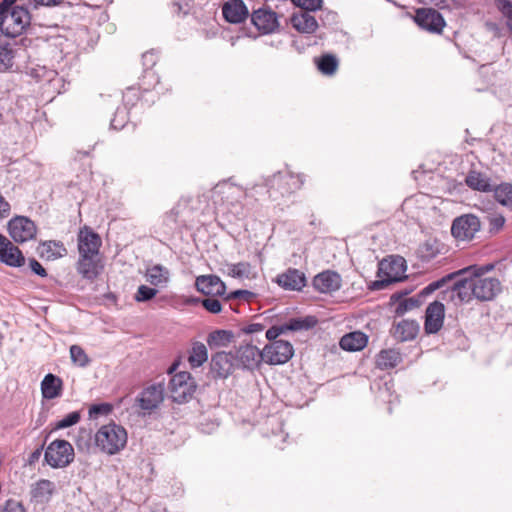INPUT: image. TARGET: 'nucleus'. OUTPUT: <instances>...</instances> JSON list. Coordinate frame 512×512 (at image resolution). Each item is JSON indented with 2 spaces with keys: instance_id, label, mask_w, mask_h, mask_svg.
Here are the masks:
<instances>
[{
  "instance_id": "a878e982",
  "label": "nucleus",
  "mask_w": 512,
  "mask_h": 512,
  "mask_svg": "<svg viewBox=\"0 0 512 512\" xmlns=\"http://www.w3.org/2000/svg\"><path fill=\"white\" fill-rule=\"evenodd\" d=\"M310 12L311 11H302L291 17V24L298 32L312 34L317 30L318 22Z\"/></svg>"
},
{
  "instance_id": "f704fd0d",
  "label": "nucleus",
  "mask_w": 512,
  "mask_h": 512,
  "mask_svg": "<svg viewBox=\"0 0 512 512\" xmlns=\"http://www.w3.org/2000/svg\"><path fill=\"white\" fill-rule=\"evenodd\" d=\"M146 277L150 284L158 286L168 281L169 272L163 266L155 265L147 270Z\"/></svg>"
},
{
  "instance_id": "0e129e2a",
  "label": "nucleus",
  "mask_w": 512,
  "mask_h": 512,
  "mask_svg": "<svg viewBox=\"0 0 512 512\" xmlns=\"http://www.w3.org/2000/svg\"><path fill=\"white\" fill-rule=\"evenodd\" d=\"M179 207L180 204L176 205L174 208L171 209V211L168 214V217L171 218L174 222L177 221V217L179 215Z\"/></svg>"
},
{
  "instance_id": "bf43d9fd",
  "label": "nucleus",
  "mask_w": 512,
  "mask_h": 512,
  "mask_svg": "<svg viewBox=\"0 0 512 512\" xmlns=\"http://www.w3.org/2000/svg\"><path fill=\"white\" fill-rule=\"evenodd\" d=\"M445 281H446V278H443L439 281L430 283L428 286H426L423 289V294H429V293L435 291L436 289L440 288L444 284Z\"/></svg>"
},
{
  "instance_id": "0eeeda50",
  "label": "nucleus",
  "mask_w": 512,
  "mask_h": 512,
  "mask_svg": "<svg viewBox=\"0 0 512 512\" xmlns=\"http://www.w3.org/2000/svg\"><path fill=\"white\" fill-rule=\"evenodd\" d=\"M8 233L16 243H24L36 236V224L26 216H15L9 220Z\"/></svg>"
},
{
  "instance_id": "9d476101",
  "label": "nucleus",
  "mask_w": 512,
  "mask_h": 512,
  "mask_svg": "<svg viewBox=\"0 0 512 512\" xmlns=\"http://www.w3.org/2000/svg\"><path fill=\"white\" fill-rule=\"evenodd\" d=\"M304 183V176L299 174L297 179L293 174H283L281 172L275 173L266 183L269 191L276 190L282 196L289 195L293 191L300 189Z\"/></svg>"
},
{
  "instance_id": "7ed1b4c3",
  "label": "nucleus",
  "mask_w": 512,
  "mask_h": 512,
  "mask_svg": "<svg viewBox=\"0 0 512 512\" xmlns=\"http://www.w3.org/2000/svg\"><path fill=\"white\" fill-rule=\"evenodd\" d=\"M95 443L102 452L108 455L117 454L127 444V432L114 422L103 425L95 434Z\"/></svg>"
},
{
  "instance_id": "a18cd8bd",
  "label": "nucleus",
  "mask_w": 512,
  "mask_h": 512,
  "mask_svg": "<svg viewBox=\"0 0 512 512\" xmlns=\"http://www.w3.org/2000/svg\"><path fill=\"white\" fill-rule=\"evenodd\" d=\"M112 410L113 406L109 403L94 404L89 408V416L92 418L99 415H108Z\"/></svg>"
},
{
  "instance_id": "72a5a7b5",
  "label": "nucleus",
  "mask_w": 512,
  "mask_h": 512,
  "mask_svg": "<svg viewBox=\"0 0 512 512\" xmlns=\"http://www.w3.org/2000/svg\"><path fill=\"white\" fill-rule=\"evenodd\" d=\"M233 334L227 330H216L208 335L207 343L210 348L225 347L232 341Z\"/></svg>"
},
{
  "instance_id": "412c9836",
  "label": "nucleus",
  "mask_w": 512,
  "mask_h": 512,
  "mask_svg": "<svg viewBox=\"0 0 512 512\" xmlns=\"http://www.w3.org/2000/svg\"><path fill=\"white\" fill-rule=\"evenodd\" d=\"M276 282L285 290L301 291L306 286L307 279L302 271L289 268L277 276Z\"/></svg>"
},
{
  "instance_id": "ddd939ff",
  "label": "nucleus",
  "mask_w": 512,
  "mask_h": 512,
  "mask_svg": "<svg viewBox=\"0 0 512 512\" xmlns=\"http://www.w3.org/2000/svg\"><path fill=\"white\" fill-rule=\"evenodd\" d=\"M77 241L79 255H99L102 240L90 227L84 226L79 230Z\"/></svg>"
},
{
  "instance_id": "f3484780",
  "label": "nucleus",
  "mask_w": 512,
  "mask_h": 512,
  "mask_svg": "<svg viewBox=\"0 0 512 512\" xmlns=\"http://www.w3.org/2000/svg\"><path fill=\"white\" fill-rule=\"evenodd\" d=\"M342 279L341 276L331 270H325L314 276L312 285L319 293L329 294L333 293L341 288Z\"/></svg>"
},
{
  "instance_id": "2f4dec72",
  "label": "nucleus",
  "mask_w": 512,
  "mask_h": 512,
  "mask_svg": "<svg viewBox=\"0 0 512 512\" xmlns=\"http://www.w3.org/2000/svg\"><path fill=\"white\" fill-rule=\"evenodd\" d=\"M208 359L206 346L201 342H195L191 348L188 362L192 368L202 366Z\"/></svg>"
},
{
  "instance_id": "6e6552de",
  "label": "nucleus",
  "mask_w": 512,
  "mask_h": 512,
  "mask_svg": "<svg viewBox=\"0 0 512 512\" xmlns=\"http://www.w3.org/2000/svg\"><path fill=\"white\" fill-rule=\"evenodd\" d=\"M264 362L269 365L287 363L294 355V348L289 341L279 340L265 345Z\"/></svg>"
},
{
  "instance_id": "f8f14e48",
  "label": "nucleus",
  "mask_w": 512,
  "mask_h": 512,
  "mask_svg": "<svg viewBox=\"0 0 512 512\" xmlns=\"http://www.w3.org/2000/svg\"><path fill=\"white\" fill-rule=\"evenodd\" d=\"M164 392L163 383H155L146 387L137 398L139 407L147 411L158 408L164 400Z\"/></svg>"
},
{
  "instance_id": "8fccbe9b",
  "label": "nucleus",
  "mask_w": 512,
  "mask_h": 512,
  "mask_svg": "<svg viewBox=\"0 0 512 512\" xmlns=\"http://www.w3.org/2000/svg\"><path fill=\"white\" fill-rule=\"evenodd\" d=\"M217 187L226 188V190H227L226 193L228 194L227 199H229L230 196H232V197L237 196L235 201H238L239 197L246 196V192H244L241 187L236 186V185L224 184L223 186L218 185Z\"/></svg>"
},
{
  "instance_id": "774afa93",
  "label": "nucleus",
  "mask_w": 512,
  "mask_h": 512,
  "mask_svg": "<svg viewBox=\"0 0 512 512\" xmlns=\"http://www.w3.org/2000/svg\"><path fill=\"white\" fill-rule=\"evenodd\" d=\"M175 6H177V7H178V11H181V10H182L181 5H179V4H175Z\"/></svg>"
},
{
  "instance_id": "20e7f679",
  "label": "nucleus",
  "mask_w": 512,
  "mask_h": 512,
  "mask_svg": "<svg viewBox=\"0 0 512 512\" xmlns=\"http://www.w3.org/2000/svg\"><path fill=\"white\" fill-rule=\"evenodd\" d=\"M74 459L73 446L66 440L52 441L45 450L44 460L52 468L68 466Z\"/></svg>"
},
{
  "instance_id": "5701e85b",
  "label": "nucleus",
  "mask_w": 512,
  "mask_h": 512,
  "mask_svg": "<svg viewBox=\"0 0 512 512\" xmlns=\"http://www.w3.org/2000/svg\"><path fill=\"white\" fill-rule=\"evenodd\" d=\"M234 360L232 353L217 352L211 358V371L218 378H227L233 372Z\"/></svg>"
},
{
  "instance_id": "473e14b6",
  "label": "nucleus",
  "mask_w": 512,
  "mask_h": 512,
  "mask_svg": "<svg viewBox=\"0 0 512 512\" xmlns=\"http://www.w3.org/2000/svg\"><path fill=\"white\" fill-rule=\"evenodd\" d=\"M492 191L497 202L512 209V184L502 183L496 187L493 186Z\"/></svg>"
},
{
  "instance_id": "a19ab883",
  "label": "nucleus",
  "mask_w": 512,
  "mask_h": 512,
  "mask_svg": "<svg viewBox=\"0 0 512 512\" xmlns=\"http://www.w3.org/2000/svg\"><path fill=\"white\" fill-rule=\"evenodd\" d=\"M250 271V264L247 262H239L229 265V276L233 278H242L248 276Z\"/></svg>"
},
{
  "instance_id": "603ef678",
  "label": "nucleus",
  "mask_w": 512,
  "mask_h": 512,
  "mask_svg": "<svg viewBox=\"0 0 512 512\" xmlns=\"http://www.w3.org/2000/svg\"><path fill=\"white\" fill-rule=\"evenodd\" d=\"M284 324L280 326H272L266 331V338L271 342L277 341L276 338L285 333Z\"/></svg>"
},
{
  "instance_id": "864d4df0",
  "label": "nucleus",
  "mask_w": 512,
  "mask_h": 512,
  "mask_svg": "<svg viewBox=\"0 0 512 512\" xmlns=\"http://www.w3.org/2000/svg\"><path fill=\"white\" fill-rule=\"evenodd\" d=\"M265 329V325L262 323H250L240 328L241 332L245 334H254L262 332Z\"/></svg>"
},
{
  "instance_id": "58836bf2",
  "label": "nucleus",
  "mask_w": 512,
  "mask_h": 512,
  "mask_svg": "<svg viewBox=\"0 0 512 512\" xmlns=\"http://www.w3.org/2000/svg\"><path fill=\"white\" fill-rule=\"evenodd\" d=\"M13 50L8 43L0 41V70H6L13 64Z\"/></svg>"
},
{
  "instance_id": "b1692460",
  "label": "nucleus",
  "mask_w": 512,
  "mask_h": 512,
  "mask_svg": "<svg viewBox=\"0 0 512 512\" xmlns=\"http://www.w3.org/2000/svg\"><path fill=\"white\" fill-rule=\"evenodd\" d=\"M56 491L55 483L48 479H40L31 485V501L37 504L48 503Z\"/></svg>"
},
{
  "instance_id": "37998d69",
  "label": "nucleus",
  "mask_w": 512,
  "mask_h": 512,
  "mask_svg": "<svg viewBox=\"0 0 512 512\" xmlns=\"http://www.w3.org/2000/svg\"><path fill=\"white\" fill-rule=\"evenodd\" d=\"M486 219L488 221L489 231L491 233H497L498 231H500L503 228V226L505 224L504 216L499 213L489 214L486 217Z\"/></svg>"
},
{
  "instance_id": "e433bc0d",
  "label": "nucleus",
  "mask_w": 512,
  "mask_h": 512,
  "mask_svg": "<svg viewBox=\"0 0 512 512\" xmlns=\"http://www.w3.org/2000/svg\"><path fill=\"white\" fill-rule=\"evenodd\" d=\"M316 323V320L313 317L306 318H292L288 323L284 324L285 331H300V330H308L312 328Z\"/></svg>"
},
{
  "instance_id": "13d9d810",
  "label": "nucleus",
  "mask_w": 512,
  "mask_h": 512,
  "mask_svg": "<svg viewBox=\"0 0 512 512\" xmlns=\"http://www.w3.org/2000/svg\"><path fill=\"white\" fill-rule=\"evenodd\" d=\"M122 116V119L125 116V109H117L115 117L111 120V127L114 129H121L124 127V122L118 120V117Z\"/></svg>"
},
{
  "instance_id": "2eb2a0df",
  "label": "nucleus",
  "mask_w": 512,
  "mask_h": 512,
  "mask_svg": "<svg viewBox=\"0 0 512 512\" xmlns=\"http://www.w3.org/2000/svg\"><path fill=\"white\" fill-rule=\"evenodd\" d=\"M0 262L11 267H21L25 257L21 250L0 233Z\"/></svg>"
},
{
  "instance_id": "c756f323",
  "label": "nucleus",
  "mask_w": 512,
  "mask_h": 512,
  "mask_svg": "<svg viewBox=\"0 0 512 512\" xmlns=\"http://www.w3.org/2000/svg\"><path fill=\"white\" fill-rule=\"evenodd\" d=\"M40 255L48 260H56L67 255V249L61 241L48 240L40 244Z\"/></svg>"
},
{
  "instance_id": "c9c22d12",
  "label": "nucleus",
  "mask_w": 512,
  "mask_h": 512,
  "mask_svg": "<svg viewBox=\"0 0 512 512\" xmlns=\"http://www.w3.org/2000/svg\"><path fill=\"white\" fill-rule=\"evenodd\" d=\"M319 71L324 75H333L338 68V60L331 54H326L316 59Z\"/></svg>"
},
{
  "instance_id": "6e6d98bb",
  "label": "nucleus",
  "mask_w": 512,
  "mask_h": 512,
  "mask_svg": "<svg viewBox=\"0 0 512 512\" xmlns=\"http://www.w3.org/2000/svg\"><path fill=\"white\" fill-rule=\"evenodd\" d=\"M29 266H30L31 270L38 276H41V277L47 276V272H46L45 268L36 259L31 258L29 260Z\"/></svg>"
},
{
  "instance_id": "4468645a",
  "label": "nucleus",
  "mask_w": 512,
  "mask_h": 512,
  "mask_svg": "<svg viewBox=\"0 0 512 512\" xmlns=\"http://www.w3.org/2000/svg\"><path fill=\"white\" fill-rule=\"evenodd\" d=\"M251 22L262 34L273 33L279 27L277 14L270 8H259L253 11Z\"/></svg>"
},
{
  "instance_id": "7c9ffc66",
  "label": "nucleus",
  "mask_w": 512,
  "mask_h": 512,
  "mask_svg": "<svg viewBox=\"0 0 512 512\" xmlns=\"http://www.w3.org/2000/svg\"><path fill=\"white\" fill-rule=\"evenodd\" d=\"M402 361L401 353L396 349H384L376 358L377 367L381 370L392 369Z\"/></svg>"
},
{
  "instance_id": "4be33fe9",
  "label": "nucleus",
  "mask_w": 512,
  "mask_h": 512,
  "mask_svg": "<svg viewBox=\"0 0 512 512\" xmlns=\"http://www.w3.org/2000/svg\"><path fill=\"white\" fill-rule=\"evenodd\" d=\"M222 14L227 22L238 24L246 20L249 11L243 0H229L223 4Z\"/></svg>"
},
{
  "instance_id": "338daca9",
  "label": "nucleus",
  "mask_w": 512,
  "mask_h": 512,
  "mask_svg": "<svg viewBox=\"0 0 512 512\" xmlns=\"http://www.w3.org/2000/svg\"><path fill=\"white\" fill-rule=\"evenodd\" d=\"M487 26H488V28H489V29H491V30H495V28H496V25H495V24H493V23H488V24H487Z\"/></svg>"
},
{
  "instance_id": "3c124183",
  "label": "nucleus",
  "mask_w": 512,
  "mask_h": 512,
  "mask_svg": "<svg viewBox=\"0 0 512 512\" xmlns=\"http://www.w3.org/2000/svg\"><path fill=\"white\" fill-rule=\"evenodd\" d=\"M254 296V293L251 292V291H248V290H236V291H233L231 293H229L226 297H225V301H229L231 299H237V298H241V299H244V300H249L251 297Z\"/></svg>"
},
{
  "instance_id": "680f3d73",
  "label": "nucleus",
  "mask_w": 512,
  "mask_h": 512,
  "mask_svg": "<svg viewBox=\"0 0 512 512\" xmlns=\"http://www.w3.org/2000/svg\"><path fill=\"white\" fill-rule=\"evenodd\" d=\"M136 90L133 87L127 88L126 92L123 95L124 101L126 104L134 105V97H136Z\"/></svg>"
},
{
  "instance_id": "dca6fc26",
  "label": "nucleus",
  "mask_w": 512,
  "mask_h": 512,
  "mask_svg": "<svg viewBox=\"0 0 512 512\" xmlns=\"http://www.w3.org/2000/svg\"><path fill=\"white\" fill-rule=\"evenodd\" d=\"M263 353L264 349L260 351L256 346L247 344L237 349L234 358L243 369L253 370L259 367L261 361H264Z\"/></svg>"
},
{
  "instance_id": "cd10ccee",
  "label": "nucleus",
  "mask_w": 512,
  "mask_h": 512,
  "mask_svg": "<svg viewBox=\"0 0 512 512\" xmlns=\"http://www.w3.org/2000/svg\"><path fill=\"white\" fill-rule=\"evenodd\" d=\"M368 342V336L361 331H354L344 335L340 339V347L346 351L362 350Z\"/></svg>"
},
{
  "instance_id": "79ce46f5",
  "label": "nucleus",
  "mask_w": 512,
  "mask_h": 512,
  "mask_svg": "<svg viewBox=\"0 0 512 512\" xmlns=\"http://www.w3.org/2000/svg\"><path fill=\"white\" fill-rule=\"evenodd\" d=\"M191 302H201L202 306L212 314H218L222 311V303L216 298L192 299Z\"/></svg>"
},
{
  "instance_id": "1a4fd4ad",
  "label": "nucleus",
  "mask_w": 512,
  "mask_h": 512,
  "mask_svg": "<svg viewBox=\"0 0 512 512\" xmlns=\"http://www.w3.org/2000/svg\"><path fill=\"white\" fill-rule=\"evenodd\" d=\"M481 223L477 216L464 214L455 218L451 226V234L458 240H470L480 230Z\"/></svg>"
},
{
  "instance_id": "6ab92c4d",
  "label": "nucleus",
  "mask_w": 512,
  "mask_h": 512,
  "mask_svg": "<svg viewBox=\"0 0 512 512\" xmlns=\"http://www.w3.org/2000/svg\"><path fill=\"white\" fill-rule=\"evenodd\" d=\"M445 307L439 301L430 303L426 309L424 329L428 334L437 333L443 326Z\"/></svg>"
},
{
  "instance_id": "4d7b16f0",
  "label": "nucleus",
  "mask_w": 512,
  "mask_h": 512,
  "mask_svg": "<svg viewBox=\"0 0 512 512\" xmlns=\"http://www.w3.org/2000/svg\"><path fill=\"white\" fill-rule=\"evenodd\" d=\"M11 206L5 198L0 195V219L7 218L10 214Z\"/></svg>"
},
{
  "instance_id": "f257e3e1",
  "label": "nucleus",
  "mask_w": 512,
  "mask_h": 512,
  "mask_svg": "<svg viewBox=\"0 0 512 512\" xmlns=\"http://www.w3.org/2000/svg\"><path fill=\"white\" fill-rule=\"evenodd\" d=\"M493 269L494 264L470 265L449 274L447 279L459 277L453 284L452 293H455L461 302H470L473 298L482 302L492 301L502 291L498 278L485 276Z\"/></svg>"
},
{
  "instance_id": "09e8293b",
  "label": "nucleus",
  "mask_w": 512,
  "mask_h": 512,
  "mask_svg": "<svg viewBox=\"0 0 512 512\" xmlns=\"http://www.w3.org/2000/svg\"><path fill=\"white\" fill-rule=\"evenodd\" d=\"M0 512H26V510L19 501L8 499Z\"/></svg>"
},
{
  "instance_id": "5fc2aeb1",
  "label": "nucleus",
  "mask_w": 512,
  "mask_h": 512,
  "mask_svg": "<svg viewBox=\"0 0 512 512\" xmlns=\"http://www.w3.org/2000/svg\"><path fill=\"white\" fill-rule=\"evenodd\" d=\"M499 9L501 10L502 14L507 18V26L509 30L512 32V5H507L503 3H498Z\"/></svg>"
},
{
  "instance_id": "4c0bfd02",
  "label": "nucleus",
  "mask_w": 512,
  "mask_h": 512,
  "mask_svg": "<svg viewBox=\"0 0 512 512\" xmlns=\"http://www.w3.org/2000/svg\"><path fill=\"white\" fill-rule=\"evenodd\" d=\"M70 357L72 362L79 367H86L90 363L88 355L79 345H72L70 347Z\"/></svg>"
},
{
  "instance_id": "ea45409f",
  "label": "nucleus",
  "mask_w": 512,
  "mask_h": 512,
  "mask_svg": "<svg viewBox=\"0 0 512 512\" xmlns=\"http://www.w3.org/2000/svg\"><path fill=\"white\" fill-rule=\"evenodd\" d=\"M157 292L158 291L155 288H151L146 285H140L137 289L134 299L136 302H147L154 298Z\"/></svg>"
},
{
  "instance_id": "aec40b11",
  "label": "nucleus",
  "mask_w": 512,
  "mask_h": 512,
  "mask_svg": "<svg viewBox=\"0 0 512 512\" xmlns=\"http://www.w3.org/2000/svg\"><path fill=\"white\" fill-rule=\"evenodd\" d=\"M97 257L98 255H79L76 269L84 279L93 281L100 275L103 265Z\"/></svg>"
},
{
  "instance_id": "f03ea898",
  "label": "nucleus",
  "mask_w": 512,
  "mask_h": 512,
  "mask_svg": "<svg viewBox=\"0 0 512 512\" xmlns=\"http://www.w3.org/2000/svg\"><path fill=\"white\" fill-rule=\"evenodd\" d=\"M36 12L20 0L0 2V31L7 37L15 38L29 28Z\"/></svg>"
},
{
  "instance_id": "69168bd1",
  "label": "nucleus",
  "mask_w": 512,
  "mask_h": 512,
  "mask_svg": "<svg viewBox=\"0 0 512 512\" xmlns=\"http://www.w3.org/2000/svg\"><path fill=\"white\" fill-rule=\"evenodd\" d=\"M498 3H503L507 5H512V0H498Z\"/></svg>"
},
{
  "instance_id": "393cba45",
  "label": "nucleus",
  "mask_w": 512,
  "mask_h": 512,
  "mask_svg": "<svg viewBox=\"0 0 512 512\" xmlns=\"http://www.w3.org/2000/svg\"><path fill=\"white\" fill-rule=\"evenodd\" d=\"M419 332V324L415 320L404 319L394 323L391 334L399 342L411 341L416 338Z\"/></svg>"
},
{
  "instance_id": "c85d7f7f",
  "label": "nucleus",
  "mask_w": 512,
  "mask_h": 512,
  "mask_svg": "<svg viewBox=\"0 0 512 512\" xmlns=\"http://www.w3.org/2000/svg\"><path fill=\"white\" fill-rule=\"evenodd\" d=\"M63 382L62 380L54 375L47 374L41 382V392L45 399H54L61 395Z\"/></svg>"
},
{
  "instance_id": "bb28decb",
  "label": "nucleus",
  "mask_w": 512,
  "mask_h": 512,
  "mask_svg": "<svg viewBox=\"0 0 512 512\" xmlns=\"http://www.w3.org/2000/svg\"><path fill=\"white\" fill-rule=\"evenodd\" d=\"M465 184L472 190L480 192H492L493 185L490 178L477 170H470L465 178Z\"/></svg>"
},
{
  "instance_id": "c03bdc74",
  "label": "nucleus",
  "mask_w": 512,
  "mask_h": 512,
  "mask_svg": "<svg viewBox=\"0 0 512 512\" xmlns=\"http://www.w3.org/2000/svg\"><path fill=\"white\" fill-rule=\"evenodd\" d=\"M80 420V413L78 411H73L67 414L63 419L57 422L55 428L56 429H64L70 426L77 424Z\"/></svg>"
},
{
  "instance_id": "9b49d317",
  "label": "nucleus",
  "mask_w": 512,
  "mask_h": 512,
  "mask_svg": "<svg viewBox=\"0 0 512 512\" xmlns=\"http://www.w3.org/2000/svg\"><path fill=\"white\" fill-rule=\"evenodd\" d=\"M414 20L422 29L436 34L441 33L445 26L443 16L433 8L417 9Z\"/></svg>"
},
{
  "instance_id": "49530a36",
  "label": "nucleus",
  "mask_w": 512,
  "mask_h": 512,
  "mask_svg": "<svg viewBox=\"0 0 512 512\" xmlns=\"http://www.w3.org/2000/svg\"><path fill=\"white\" fill-rule=\"evenodd\" d=\"M295 6L302 8L304 11H316L321 8L322 0H292Z\"/></svg>"
},
{
  "instance_id": "39448f33",
  "label": "nucleus",
  "mask_w": 512,
  "mask_h": 512,
  "mask_svg": "<svg viewBox=\"0 0 512 512\" xmlns=\"http://www.w3.org/2000/svg\"><path fill=\"white\" fill-rule=\"evenodd\" d=\"M404 271V259L402 257L383 259L378 267V277L380 279L373 282L372 288L376 290L383 289L389 284L399 281Z\"/></svg>"
},
{
  "instance_id": "de8ad7c7",
  "label": "nucleus",
  "mask_w": 512,
  "mask_h": 512,
  "mask_svg": "<svg viewBox=\"0 0 512 512\" xmlns=\"http://www.w3.org/2000/svg\"><path fill=\"white\" fill-rule=\"evenodd\" d=\"M158 55L155 50H150L142 55V64L146 70L151 69L157 62Z\"/></svg>"
},
{
  "instance_id": "423d86ee",
  "label": "nucleus",
  "mask_w": 512,
  "mask_h": 512,
  "mask_svg": "<svg viewBox=\"0 0 512 512\" xmlns=\"http://www.w3.org/2000/svg\"><path fill=\"white\" fill-rule=\"evenodd\" d=\"M196 384L189 372H179L169 381L168 390L173 402L183 403L190 399L195 391Z\"/></svg>"
},
{
  "instance_id": "052dcab7",
  "label": "nucleus",
  "mask_w": 512,
  "mask_h": 512,
  "mask_svg": "<svg viewBox=\"0 0 512 512\" xmlns=\"http://www.w3.org/2000/svg\"><path fill=\"white\" fill-rule=\"evenodd\" d=\"M413 306H414V302L411 299L405 300L398 304V306L396 308V313L402 314L405 311H407L408 309H411Z\"/></svg>"
},
{
  "instance_id": "e2e57ef3",
  "label": "nucleus",
  "mask_w": 512,
  "mask_h": 512,
  "mask_svg": "<svg viewBox=\"0 0 512 512\" xmlns=\"http://www.w3.org/2000/svg\"><path fill=\"white\" fill-rule=\"evenodd\" d=\"M42 451H43V445L40 446L39 448H37L36 450H34L28 457V464L29 465L35 464L41 457Z\"/></svg>"
},
{
  "instance_id": "a211bd4d",
  "label": "nucleus",
  "mask_w": 512,
  "mask_h": 512,
  "mask_svg": "<svg viewBox=\"0 0 512 512\" xmlns=\"http://www.w3.org/2000/svg\"><path fill=\"white\" fill-rule=\"evenodd\" d=\"M195 287L197 291L207 296H223L226 285L217 275H200L196 277Z\"/></svg>"
}]
</instances>
